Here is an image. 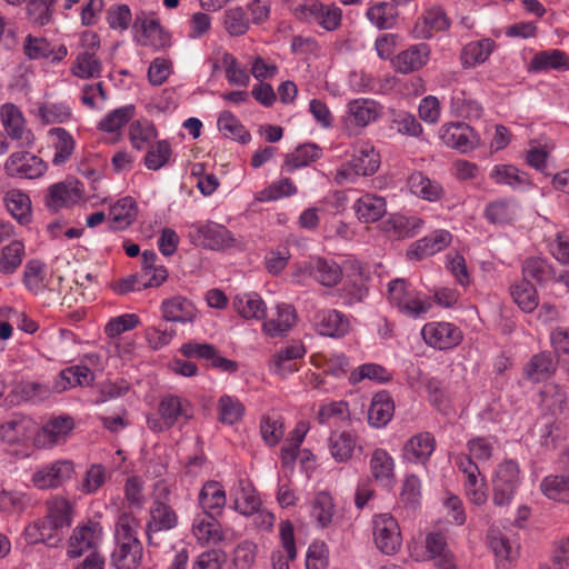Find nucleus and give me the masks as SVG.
Listing matches in <instances>:
<instances>
[{"label": "nucleus", "instance_id": "f257e3e1", "mask_svg": "<svg viewBox=\"0 0 569 569\" xmlns=\"http://www.w3.org/2000/svg\"><path fill=\"white\" fill-rule=\"evenodd\" d=\"M139 521L131 513L119 516L114 531V548L110 556L116 569H138L143 557V547L138 538Z\"/></svg>", "mask_w": 569, "mask_h": 569}, {"label": "nucleus", "instance_id": "f03ea898", "mask_svg": "<svg viewBox=\"0 0 569 569\" xmlns=\"http://www.w3.org/2000/svg\"><path fill=\"white\" fill-rule=\"evenodd\" d=\"M372 536L376 547L387 556L398 552L402 543L399 523L390 513H379L373 517Z\"/></svg>", "mask_w": 569, "mask_h": 569}, {"label": "nucleus", "instance_id": "7ed1b4c3", "mask_svg": "<svg viewBox=\"0 0 569 569\" xmlns=\"http://www.w3.org/2000/svg\"><path fill=\"white\" fill-rule=\"evenodd\" d=\"M163 491V497H156L149 508V520L146 523V533L150 545L153 543L154 533L172 530L179 523V517L176 510L167 501L169 491L167 488Z\"/></svg>", "mask_w": 569, "mask_h": 569}, {"label": "nucleus", "instance_id": "20e7f679", "mask_svg": "<svg viewBox=\"0 0 569 569\" xmlns=\"http://www.w3.org/2000/svg\"><path fill=\"white\" fill-rule=\"evenodd\" d=\"M47 163L38 156L28 151L11 153L4 162V173L10 178L37 179L47 171Z\"/></svg>", "mask_w": 569, "mask_h": 569}, {"label": "nucleus", "instance_id": "39448f33", "mask_svg": "<svg viewBox=\"0 0 569 569\" xmlns=\"http://www.w3.org/2000/svg\"><path fill=\"white\" fill-rule=\"evenodd\" d=\"M102 539V527L99 522L88 521L77 526L69 538L67 555L76 559L99 546Z\"/></svg>", "mask_w": 569, "mask_h": 569}, {"label": "nucleus", "instance_id": "423d86ee", "mask_svg": "<svg viewBox=\"0 0 569 569\" xmlns=\"http://www.w3.org/2000/svg\"><path fill=\"white\" fill-rule=\"evenodd\" d=\"M190 232L192 241L212 250H224L232 246L234 239L231 232L222 224L216 222L194 223Z\"/></svg>", "mask_w": 569, "mask_h": 569}, {"label": "nucleus", "instance_id": "0eeeda50", "mask_svg": "<svg viewBox=\"0 0 569 569\" xmlns=\"http://www.w3.org/2000/svg\"><path fill=\"white\" fill-rule=\"evenodd\" d=\"M440 139L449 148L462 153L480 144V136L465 122L446 123L440 129Z\"/></svg>", "mask_w": 569, "mask_h": 569}, {"label": "nucleus", "instance_id": "6e6552de", "mask_svg": "<svg viewBox=\"0 0 569 569\" xmlns=\"http://www.w3.org/2000/svg\"><path fill=\"white\" fill-rule=\"evenodd\" d=\"M458 469L465 475V489L469 500L481 506L487 501L486 481L480 477L479 467L468 455H459L456 458Z\"/></svg>", "mask_w": 569, "mask_h": 569}, {"label": "nucleus", "instance_id": "1a4fd4ad", "mask_svg": "<svg viewBox=\"0 0 569 569\" xmlns=\"http://www.w3.org/2000/svg\"><path fill=\"white\" fill-rule=\"evenodd\" d=\"M380 167V157L369 143H361L355 150L348 168L338 172V177L350 179L352 176H371Z\"/></svg>", "mask_w": 569, "mask_h": 569}, {"label": "nucleus", "instance_id": "9d476101", "mask_svg": "<svg viewBox=\"0 0 569 569\" xmlns=\"http://www.w3.org/2000/svg\"><path fill=\"white\" fill-rule=\"evenodd\" d=\"M74 465L71 460H57L38 469L32 475V482L39 489H51L62 486L72 478Z\"/></svg>", "mask_w": 569, "mask_h": 569}, {"label": "nucleus", "instance_id": "9b49d317", "mask_svg": "<svg viewBox=\"0 0 569 569\" xmlns=\"http://www.w3.org/2000/svg\"><path fill=\"white\" fill-rule=\"evenodd\" d=\"M421 335L427 345L439 350L451 349L462 340L461 330L449 322H430L423 326Z\"/></svg>", "mask_w": 569, "mask_h": 569}, {"label": "nucleus", "instance_id": "f8f14e48", "mask_svg": "<svg viewBox=\"0 0 569 569\" xmlns=\"http://www.w3.org/2000/svg\"><path fill=\"white\" fill-rule=\"evenodd\" d=\"M82 197V183L77 179H67L49 187L46 196V206L56 211L62 207L78 203Z\"/></svg>", "mask_w": 569, "mask_h": 569}, {"label": "nucleus", "instance_id": "ddd939ff", "mask_svg": "<svg viewBox=\"0 0 569 569\" xmlns=\"http://www.w3.org/2000/svg\"><path fill=\"white\" fill-rule=\"evenodd\" d=\"M311 321L316 332L325 337L342 338L350 330L349 319L335 309L318 310Z\"/></svg>", "mask_w": 569, "mask_h": 569}, {"label": "nucleus", "instance_id": "4468645a", "mask_svg": "<svg viewBox=\"0 0 569 569\" xmlns=\"http://www.w3.org/2000/svg\"><path fill=\"white\" fill-rule=\"evenodd\" d=\"M297 18L306 21H316L323 29L332 31L341 21V10L336 7H326L320 2L310 1L296 9Z\"/></svg>", "mask_w": 569, "mask_h": 569}, {"label": "nucleus", "instance_id": "2eb2a0df", "mask_svg": "<svg viewBox=\"0 0 569 569\" xmlns=\"http://www.w3.org/2000/svg\"><path fill=\"white\" fill-rule=\"evenodd\" d=\"M489 546L495 555L496 569H512L519 558V543L502 532L489 536Z\"/></svg>", "mask_w": 569, "mask_h": 569}, {"label": "nucleus", "instance_id": "dca6fc26", "mask_svg": "<svg viewBox=\"0 0 569 569\" xmlns=\"http://www.w3.org/2000/svg\"><path fill=\"white\" fill-rule=\"evenodd\" d=\"M74 428L70 416H60L48 420L37 432L34 442L38 447H53L64 441Z\"/></svg>", "mask_w": 569, "mask_h": 569}, {"label": "nucleus", "instance_id": "f3484780", "mask_svg": "<svg viewBox=\"0 0 569 569\" xmlns=\"http://www.w3.org/2000/svg\"><path fill=\"white\" fill-rule=\"evenodd\" d=\"M558 368V359L551 351L533 355L522 368V376L532 383H539L551 378Z\"/></svg>", "mask_w": 569, "mask_h": 569}, {"label": "nucleus", "instance_id": "a211bd4d", "mask_svg": "<svg viewBox=\"0 0 569 569\" xmlns=\"http://www.w3.org/2000/svg\"><path fill=\"white\" fill-rule=\"evenodd\" d=\"M133 30L136 32H141V37L138 41L143 46L160 49L170 44V37L164 32L159 21L156 19H148L144 12L136 16Z\"/></svg>", "mask_w": 569, "mask_h": 569}, {"label": "nucleus", "instance_id": "6ab92c4d", "mask_svg": "<svg viewBox=\"0 0 569 569\" xmlns=\"http://www.w3.org/2000/svg\"><path fill=\"white\" fill-rule=\"evenodd\" d=\"M158 411L170 428L180 421H188L193 416L191 403L187 399L173 395L161 399Z\"/></svg>", "mask_w": 569, "mask_h": 569}, {"label": "nucleus", "instance_id": "aec40b11", "mask_svg": "<svg viewBox=\"0 0 569 569\" xmlns=\"http://www.w3.org/2000/svg\"><path fill=\"white\" fill-rule=\"evenodd\" d=\"M301 270L326 287L336 286L342 278V270L339 264L323 258L310 259Z\"/></svg>", "mask_w": 569, "mask_h": 569}, {"label": "nucleus", "instance_id": "412c9836", "mask_svg": "<svg viewBox=\"0 0 569 569\" xmlns=\"http://www.w3.org/2000/svg\"><path fill=\"white\" fill-rule=\"evenodd\" d=\"M1 122L7 134L13 140H24L30 144L33 140L31 131L24 128L22 112L12 103H6L0 109Z\"/></svg>", "mask_w": 569, "mask_h": 569}, {"label": "nucleus", "instance_id": "4be33fe9", "mask_svg": "<svg viewBox=\"0 0 569 569\" xmlns=\"http://www.w3.org/2000/svg\"><path fill=\"white\" fill-rule=\"evenodd\" d=\"M93 380L94 375L87 366H71L59 373L52 389L54 392L60 393L77 386H90Z\"/></svg>", "mask_w": 569, "mask_h": 569}, {"label": "nucleus", "instance_id": "5701e85b", "mask_svg": "<svg viewBox=\"0 0 569 569\" xmlns=\"http://www.w3.org/2000/svg\"><path fill=\"white\" fill-rule=\"evenodd\" d=\"M451 242V234L447 230H437L428 237L418 240L407 252L410 259L420 260L432 256L448 247Z\"/></svg>", "mask_w": 569, "mask_h": 569}, {"label": "nucleus", "instance_id": "b1692460", "mask_svg": "<svg viewBox=\"0 0 569 569\" xmlns=\"http://www.w3.org/2000/svg\"><path fill=\"white\" fill-rule=\"evenodd\" d=\"M370 472L375 480L386 488L396 482L393 458L385 449H376L369 461Z\"/></svg>", "mask_w": 569, "mask_h": 569}, {"label": "nucleus", "instance_id": "393cba45", "mask_svg": "<svg viewBox=\"0 0 569 569\" xmlns=\"http://www.w3.org/2000/svg\"><path fill=\"white\" fill-rule=\"evenodd\" d=\"M218 515L203 512L198 515L192 523V532L200 543H217L223 539Z\"/></svg>", "mask_w": 569, "mask_h": 569}, {"label": "nucleus", "instance_id": "a878e982", "mask_svg": "<svg viewBox=\"0 0 569 569\" xmlns=\"http://www.w3.org/2000/svg\"><path fill=\"white\" fill-rule=\"evenodd\" d=\"M353 209L360 221L370 223L380 220L387 213V203L383 197L366 193L356 201Z\"/></svg>", "mask_w": 569, "mask_h": 569}, {"label": "nucleus", "instance_id": "bb28decb", "mask_svg": "<svg viewBox=\"0 0 569 569\" xmlns=\"http://www.w3.org/2000/svg\"><path fill=\"white\" fill-rule=\"evenodd\" d=\"M436 448V439L430 432L412 436L405 445V456L408 460L425 463Z\"/></svg>", "mask_w": 569, "mask_h": 569}, {"label": "nucleus", "instance_id": "cd10ccee", "mask_svg": "<svg viewBox=\"0 0 569 569\" xmlns=\"http://www.w3.org/2000/svg\"><path fill=\"white\" fill-rule=\"evenodd\" d=\"M226 502V491L218 481L209 480L202 486L199 493V505L203 512L220 516Z\"/></svg>", "mask_w": 569, "mask_h": 569}, {"label": "nucleus", "instance_id": "c85d7f7f", "mask_svg": "<svg viewBox=\"0 0 569 569\" xmlns=\"http://www.w3.org/2000/svg\"><path fill=\"white\" fill-rule=\"evenodd\" d=\"M261 501L253 486L247 480H239L233 493V509L243 516H252L260 510Z\"/></svg>", "mask_w": 569, "mask_h": 569}, {"label": "nucleus", "instance_id": "c756f323", "mask_svg": "<svg viewBox=\"0 0 569 569\" xmlns=\"http://www.w3.org/2000/svg\"><path fill=\"white\" fill-rule=\"evenodd\" d=\"M138 214V207L133 198L123 197L110 208V228L112 230H123L131 226Z\"/></svg>", "mask_w": 569, "mask_h": 569}, {"label": "nucleus", "instance_id": "7c9ffc66", "mask_svg": "<svg viewBox=\"0 0 569 569\" xmlns=\"http://www.w3.org/2000/svg\"><path fill=\"white\" fill-rule=\"evenodd\" d=\"M348 113L359 127H366L378 119L381 107L371 99H356L349 102Z\"/></svg>", "mask_w": 569, "mask_h": 569}, {"label": "nucleus", "instance_id": "2f4dec72", "mask_svg": "<svg viewBox=\"0 0 569 569\" xmlns=\"http://www.w3.org/2000/svg\"><path fill=\"white\" fill-rule=\"evenodd\" d=\"M161 309L164 321L190 322L196 316L192 303L182 297L164 300Z\"/></svg>", "mask_w": 569, "mask_h": 569}, {"label": "nucleus", "instance_id": "473e14b6", "mask_svg": "<svg viewBox=\"0 0 569 569\" xmlns=\"http://www.w3.org/2000/svg\"><path fill=\"white\" fill-rule=\"evenodd\" d=\"M549 69L569 70L568 56L558 49L540 51L530 61V71L539 72Z\"/></svg>", "mask_w": 569, "mask_h": 569}, {"label": "nucleus", "instance_id": "72a5a7b5", "mask_svg": "<svg viewBox=\"0 0 569 569\" xmlns=\"http://www.w3.org/2000/svg\"><path fill=\"white\" fill-rule=\"evenodd\" d=\"M366 16L376 28L385 30L397 24L399 12L393 3L381 1L371 6Z\"/></svg>", "mask_w": 569, "mask_h": 569}, {"label": "nucleus", "instance_id": "f704fd0d", "mask_svg": "<svg viewBox=\"0 0 569 569\" xmlns=\"http://www.w3.org/2000/svg\"><path fill=\"white\" fill-rule=\"evenodd\" d=\"M233 307L244 319H263L266 317V303L254 292L238 295L233 299Z\"/></svg>", "mask_w": 569, "mask_h": 569}, {"label": "nucleus", "instance_id": "c9c22d12", "mask_svg": "<svg viewBox=\"0 0 569 569\" xmlns=\"http://www.w3.org/2000/svg\"><path fill=\"white\" fill-rule=\"evenodd\" d=\"M393 410V401L389 395L385 392L377 393L368 410L369 423L378 428L386 426L392 418Z\"/></svg>", "mask_w": 569, "mask_h": 569}, {"label": "nucleus", "instance_id": "e433bc0d", "mask_svg": "<svg viewBox=\"0 0 569 569\" xmlns=\"http://www.w3.org/2000/svg\"><path fill=\"white\" fill-rule=\"evenodd\" d=\"M533 435L538 438L539 445L546 450L555 449L561 440L559 423L550 416H545L533 427Z\"/></svg>", "mask_w": 569, "mask_h": 569}, {"label": "nucleus", "instance_id": "4c0bfd02", "mask_svg": "<svg viewBox=\"0 0 569 569\" xmlns=\"http://www.w3.org/2000/svg\"><path fill=\"white\" fill-rule=\"evenodd\" d=\"M47 515L53 527L58 529L68 528L72 523V506L69 500L62 497H53L46 502Z\"/></svg>", "mask_w": 569, "mask_h": 569}, {"label": "nucleus", "instance_id": "58836bf2", "mask_svg": "<svg viewBox=\"0 0 569 569\" xmlns=\"http://www.w3.org/2000/svg\"><path fill=\"white\" fill-rule=\"evenodd\" d=\"M8 211L20 224L31 221V201L27 193L19 190H10L4 197Z\"/></svg>", "mask_w": 569, "mask_h": 569}, {"label": "nucleus", "instance_id": "ea45409f", "mask_svg": "<svg viewBox=\"0 0 569 569\" xmlns=\"http://www.w3.org/2000/svg\"><path fill=\"white\" fill-rule=\"evenodd\" d=\"M321 149L316 143H305L298 146L295 151L286 156L283 168L292 172L301 167H306L319 159Z\"/></svg>", "mask_w": 569, "mask_h": 569}, {"label": "nucleus", "instance_id": "a19ab883", "mask_svg": "<svg viewBox=\"0 0 569 569\" xmlns=\"http://www.w3.org/2000/svg\"><path fill=\"white\" fill-rule=\"evenodd\" d=\"M280 538L282 547L287 552V559L283 558L281 552L272 555V567L273 569H289V560H295L297 557V550L295 545L293 526L290 521H282L280 523Z\"/></svg>", "mask_w": 569, "mask_h": 569}, {"label": "nucleus", "instance_id": "79ce46f5", "mask_svg": "<svg viewBox=\"0 0 569 569\" xmlns=\"http://www.w3.org/2000/svg\"><path fill=\"white\" fill-rule=\"evenodd\" d=\"M429 58L427 44L410 47L397 57V68L403 73H409L423 67Z\"/></svg>", "mask_w": 569, "mask_h": 569}, {"label": "nucleus", "instance_id": "37998d69", "mask_svg": "<svg viewBox=\"0 0 569 569\" xmlns=\"http://www.w3.org/2000/svg\"><path fill=\"white\" fill-rule=\"evenodd\" d=\"M426 548L435 559L439 569H455L453 556L447 548V542L441 533H429L426 538Z\"/></svg>", "mask_w": 569, "mask_h": 569}, {"label": "nucleus", "instance_id": "c03bdc74", "mask_svg": "<svg viewBox=\"0 0 569 569\" xmlns=\"http://www.w3.org/2000/svg\"><path fill=\"white\" fill-rule=\"evenodd\" d=\"M423 221L416 216L390 214L385 222V229L392 231L398 238L413 237Z\"/></svg>", "mask_w": 569, "mask_h": 569}, {"label": "nucleus", "instance_id": "a18cd8bd", "mask_svg": "<svg viewBox=\"0 0 569 569\" xmlns=\"http://www.w3.org/2000/svg\"><path fill=\"white\" fill-rule=\"evenodd\" d=\"M408 183L412 193L428 201L439 200L443 193L438 182L430 180L421 172L412 173L408 179Z\"/></svg>", "mask_w": 569, "mask_h": 569}, {"label": "nucleus", "instance_id": "49530a36", "mask_svg": "<svg viewBox=\"0 0 569 569\" xmlns=\"http://www.w3.org/2000/svg\"><path fill=\"white\" fill-rule=\"evenodd\" d=\"M356 437L347 431L332 432L329 438V449L337 462H346L352 457Z\"/></svg>", "mask_w": 569, "mask_h": 569}, {"label": "nucleus", "instance_id": "de8ad7c7", "mask_svg": "<svg viewBox=\"0 0 569 569\" xmlns=\"http://www.w3.org/2000/svg\"><path fill=\"white\" fill-rule=\"evenodd\" d=\"M49 133L57 139L53 143L56 152L52 158V163L54 166H61L66 163L73 153L76 146L74 139L64 128L60 127L50 129Z\"/></svg>", "mask_w": 569, "mask_h": 569}, {"label": "nucleus", "instance_id": "09e8293b", "mask_svg": "<svg viewBox=\"0 0 569 569\" xmlns=\"http://www.w3.org/2000/svg\"><path fill=\"white\" fill-rule=\"evenodd\" d=\"M31 420L24 417L16 416L12 419L0 425V438L7 443H18L28 437Z\"/></svg>", "mask_w": 569, "mask_h": 569}, {"label": "nucleus", "instance_id": "8fccbe9b", "mask_svg": "<svg viewBox=\"0 0 569 569\" xmlns=\"http://www.w3.org/2000/svg\"><path fill=\"white\" fill-rule=\"evenodd\" d=\"M513 301L525 312H532L538 307L537 290L530 281L521 280L510 288Z\"/></svg>", "mask_w": 569, "mask_h": 569}, {"label": "nucleus", "instance_id": "3c124183", "mask_svg": "<svg viewBox=\"0 0 569 569\" xmlns=\"http://www.w3.org/2000/svg\"><path fill=\"white\" fill-rule=\"evenodd\" d=\"M218 127L224 137L241 143H247L251 139L249 131L230 111H223L219 116Z\"/></svg>", "mask_w": 569, "mask_h": 569}, {"label": "nucleus", "instance_id": "603ef678", "mask_svg": "<svg viewBox=\"0 0 569 569\" xmlns=\"http://www.w3.org/2000/svg\"><path fill=\"white\" fill-rule=\"evenodd\" d=\"M493 47V40L488 38L466 44L462 51L465 66L475 67L476 64L485 62Z\"/></svg>", "mask_w": 569, "mask_h": 569}, {"label": "nucleus", "instance_id": "864d4df0", "mask_svg": "<svg viewBox=\"0 0 569 569\" xmlns=\"http://www.w3.org/2000/svg\"><path fill=\"white\" fill-rule=\"evenodd\" d=\"M244 413V406L234 397L224 395L219 399L218 419L222 423L233 425Z\"/></svg>", "mask_w": 569, "mask_h": 569}, {"label": "nucleus", "instance_id": "5fc2aeb1", "mask_svg": "<svg viewBox=\"0 0 569 569\" xmlns=\"http://www.w3.org/2000/svg\"><path fill=\"white\" fill-rule=\"evenodd\" d=\"M522 276L526 281L535 280L538 283L548 281L553 277L552 268L541 258H528L522 264Z\"/></svg>", "mask_w": 569, "mask_h": 569}, {"label": "nucleus", "instance_id": "6e6d98bb", "mask_svg": "<svg viewBox=\"0 0 569 569\" xmlns=\"http://www.w3.org/2000/svg\"><path fill=\"white\" fill-rule=\"evenodd\" d=\"M136 108L132 104L118 108L108 113L99 123L98 129L106 132H116L121 129L134 116Z\"/></svg>", "mask_w": 569, "mask_h": 569}, {"label": "nucleus", "instance_id": "4d7b16f0", "mask_svg": "<svg viewBox=\"0 0 569 569\" xmlns=\"http://www.w3.org/2000/svg\"><path fill=\"white\" fill-rule=\"evenodd\" d=\"M333 510L332 497L328 492H319L313 500L311 516L320 527L331 523Z\"/></svg>", "mask_w": 569, "mask_h": 569}, {"label": "nucleus", "instance_id": "13d9d810", "mask_svg": "<svg viewBox=\"0 0 569 569\" xmlns=\"http://www.w3.org/2000/svg\"><path fill=\"white\" fill-rule=\"evenodd\" d=\"M101 69V61L94 53L84 51L77 57L73 74L82 79L97 78L100 77Z\"/></svg>", "mask_w": 569, "mask_h": 569}, {"label": "nucleus", "instance_id": "bf43d9fd", "mask_svg": "<svg viewBox=\"0 0 569 569\" xmlns=\"http://www.w3.org/2000/svg\"><path fill=\"white\" fill-rule=\"evenodd\" d=\"M540 488L549 499L569 500V479L565 476H548L542 480Z\"/></svg>", "mask_w": 569, "mask_h": 569}, {"label": "nucleus", "instance_id": "052dcab7", "mask_svg": "<svg viewBox=\"0 0 569 569\" xmlns=\"http://www.w3.org/2000/svg\"><path fill=\"white\" fill-rule=\"evenodd\" d=\"M24 254V246L20 241H12L2 249L0 259V272L12 273L21 264Z\"/></svg>", "mask_w": 569, "mask_h": 569}, {"label": "nucleus", "instance_id": "680f3d73", "mask_svg": "<svg viewBox=\"0 0 569 569\" xmlns=\"http://www.w3.org/2000/svg\"><path fill=\"white\" fill-rule=\"evenodd\" d=\"M297 192L296 186L288 178L280 179L271 183L269 187L256 193L257 201H274L284 196H292Z\"/></svg>", "mask_w": 569, "mask_h": 569}, {"label": "nucleus", "instance_id": "e2e57ef3", "mask_svg": "<svg viewBox=\"0 0 569 569\" xmlns=\"http://www.w3.org/2000/svg\"><path fill=\"white\" fill-rule=\"evenodd\" d=\"M363 379H370L378 382H385L390 380V373L387 369L376 363H365L357 370H353L349 375V381L351 385H357Z\"/></svg>", "mask_w": 569, "mask_h": 569}, {"label": "nucleus", "instance_id": "0e129e2a", "mask_svg": "<svg viewBox=\"0 0 569 569\" xmlns=\"http://www.w3.org/2000/svg\"><path fill=\"white\" fill-rule=\"evenodd\" d=\"M540 397L542 403L551 411L552 415L561 412L568 400L565 390L555 383L545 386L540 392Z\"/></svg>", "mask_w": 569, "mask_h": 569}, {"label": "nucleus", "instance_id": "69168bd1", "mask_svg": "<svg viewBox=\"0 0 569 569\" xmlns=\"http://www.w3.org/2000/svg\"><path fill=\"white\" fill-rule=\"evenodd\" d=\"M223 23L228 33L233 37L244 34L249 28V19L241 7L227 10Z\"/></svg>", "mask_w": 569, "mask_h": 569}, {"label": "nucleus", "instance_id": "338daca9", "mask_svg": "<svg viewBox=\"0 0 569 569\" xmlns=\"http://www.w3.org/2000/svg\"><path fill=\"white\" fill-rule=\"evenodd\" d=\"M171 156L170 144L162 140L152 144L144 156V164L150 170H159L166 166Z\"/></svg>", "mask_w": 569, "mask_h": 569}, {"label": "nucleus", "instance_id": "774afa93", "mask_svg": "<svg viewBox=\"0 0 569 569\" xmlns=\"http://www.w3.org/2000/svg\"><path fill=\"white\" fill-rule=\"evenodd\" d=\"M550 339L558 362L562 360L567 366V370H569V329L562 327L556 328L551 332Z\"/></svg>", "mask_w": 569, "mask_h": 569}]
</instances>
